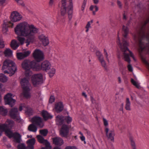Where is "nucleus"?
Listing matches in <instances>:
<instances>
[{"mask_svg":"<svg viewBox=\"0 0 149 149\" xmlns=\"http://www.w3.org/2000/svg\"><path fill=\"white\" fill-rule=\"evenodd\" d=\"M15 33L18 36L17 38L21 44H23L25 40L23 36L26 38V46L35 40L36 33H38V29L32 24L30 25L27 22H23L18 24L14 29Z\"/></svg>","mask_w":149,"mask_h":149,"instance_id":"nucleus-1","label":"nucleus"},{"mask_svg":"<svg viewBox=\"0 0 149 149\" xmlns=\"http://www.w3.org/2000/svg\"><path fill=\"white\" fill-rule=\"evenodd\" d=\"M36 63L35 61H31L28 60H25L22 64V68L25 70V74L26 77L22 79L20 83L23 90V95L26 98H29L30 97L29 92L31 85L29 79L32 74L31 69L36 70Z\"/></svg>","mask_w":149,"mask_h":149,"instance_id":"nucleus-2","label":"nucleus"},{"mask_svg":"<svg viewBox=\"0 0 149 149\" xmlns=\"http://www.w3.org/2000/svg\"><path fill=\"white\" fill-rule=\"evenodd\" d=\"M122 33L124 38L122 39V42H120V38L119 37L118 33V40L117 43L119 47L120 48L121 50L123 52L124 58L125 60L128 63H130V56L134 60L135 58L133 53L129 50L127 46L128 43L127 42L126 38L127 36L129 33V29L127 26L123 25L122 28Z\"/></svg>","mask_w":149,"mask_h":149,"instance_id":"nucleus-3","label":"nucleus"},{"mask_svg":"<svg viewBox=\"0 0 149 149\" xmlns=\"http://www.w3.org/2000/svg\"><path fill=\"white\" fill-rule=\"evenodd\" d=\"M61 14L63 16L67 13L69 20H70L72 16L73 6L72 0H61Z\"/></svg>","mask_w":149,"mask_h":149,"instance_id":"nucleus-4","label":"nucleus"},{"mask_svg":"<svg viewBox=\"0 0 149 149\" xmlns=\"http://www.w3.org/2000/svg\"><path fill=\"white\" fill-rule=\"evenodd\" d=\"M1 69L3 73L9 74V76H11L14 74L17 68L15 63L12 61L6 59L3 63Z\"/></svg>","mask_w":149,"mask_h":149,"instance_id":"nucleus-5","label":"nucleus"},{"mask_svg":"<svg viewBox=\"0 0 149 149\" xmlns=\"http://www.w3.org/2000/svg\"><path fill=\"white\" fill-rule=\"evenodd\" d=\"M51 65L49 62L48 61H45L40 65L39 63H36V71L42 70L45 72H47L51 68Z\"/></svg>","mask_w":149,"mask_h":149,"instance_id":"nucleus-6","label":"nucleus"},{"mask_svg":"<svg viewBox=\"0 0 149 149\" xmlns=\"http://www.w3.org/2000/svg\"><path fill=\"white\" fill-rule=\"evenodd\" d=\"M8 137L10 139L13 138L15 142L17 143H20L22 141V136L19 133L15 132H13L11 131H8Z\"/></svg>","mask_w":149,"mask_h":149,"instance_id":"nucleus-7","label":"nucleus"},{"mask_svg":"<svg viewBox=\"0 0 149 149\" xmlns=\"http://www.w3.org/2000/svg\"><path fill=\"white\" fill-rule=\"evenodd\" d=\"M31 80L33 85L36 86L42 83V75L41 74H34L32 76Z\"/></svg>","mask_w":149,"mask_h":149,"instance_id":"nucleus-8","label":"nucleus"},{"mask_svg":"<svg viewBox=\"0 0 149 149\" xmlns=\"http://www.w3.org/2000/svg\"><path fill=\"white\" fill-rule=\"evenodd\" d=\"M12 95L11 93H8L4 97L5 104H8L11 107L14 105L15 102V100L12 98Z\"/></svg>","mask_w":149,"mask_h":149,"instance_id":"nucleus-9","label":"nucleus"},{"mask_svg":"<svg viewBox=\"0 0 149 149\" xmlns=\"http://www.w3.org/2000/svg\"><path fill=\"white\" fill-rule=\"evenodd\" d=\"M33 56L36 62L38 63L43 60V55L42 52L38 49H36L33 53Z\"/></svg>","mask_w":149,"mask_h":149,"instance_id":"nucleus-10","label":"nucleus"},{"mask_svg":"<svg viewBox=\"0 0 149 149\" xmlns=\"http://www.w3.org/2000/svg\"><path fill=\"white\" fill-rule=\"evenodd\" d=\"M10 114L12 118L17 120H19L20 119L19 113L17 108H12L10 111Z\"/></svg>","mask_w":149,"mask_h":149,"instance_id":"nucleus-11","label":"nucleus"},{"mask_svg":"<svg viewBox=\"0 0 149 149\" xmlns=\"http://www.w3.org/2000/svg\"><path fill=\"white\" fill-rule=\"evenodd\" d=\"M96 54L102 66L105 70H107V66L106 65L105 61L104 59L103 56L101 53L99 51H97L96 52Z\"/></svg>","mask_w":149,"mask_h":149,"instance_id":"nucleus-12","label":"nucleus"},{"mask_svg":"<svg viewBox=\"0 0 149 149\" xmlns=\"http://www.w3.org/2000/svg\"><path fill=\"white\" fill-rule=\"evenodd\" d=\"M13 24L10 21L4 20L3 22V26L2 31L3 33H6L8 31L9 27H12Z\"/></svg>","mask_w":149,"mask_h":149,"instance_id":"nucleus-13","label":"nucleus"},{"mask_svg":"<svg viewBox=\"0 0 149 149\" xmlns=\"http://www.w3.org/2000/svg\"><path fill=\"white\" fill-rule=\"evenodd\" d=\"M104 131L107 137L112 141H114L115 132L113 130H109L108 128H106Z\"/></svg>","mask_w":149,"mask_h":149,"instance_id":"nucleus-14","label":"nucleus"},{"mask_svg":"<svg viewBox=\"0 0 149 149\" xmlns=\"http://www.w3.org/2000/svg\"><path fill=\"white\" fill-rule=\"evenodd\" d=\"M22 18V16L19 14L16 11L13 12L11 14V20L14 22L19 21Z\"/></svg>","mask_w":149,"mask_h":149,"instance_id":"nucleus-15","label":"nucleus"},{"mask_svg":"<svg viewBox=\"0 0 149 149\" xmlns=\"http://www.w3.org/2000/svg\"><path fill=\"white\" fill-rule=\"evenodd\" d=\"M69 127L66 125H63L60 130V133L63 137H66L69 131Z\"/></svg>","mask_w":149,"mask_h":149,"instance_id":"nucleus-16","label":"nucleus"},{"mask_svg":"<svg viewBox=\"0 0 149 149\" xmlns=\"http://www.w3.org/2000/svg\"><path fill=\"white\" fill-rule=\"evenodd\" d=\"M32 122L37 126L40 127H42L43 125L42 124V120L41 117H34L32 119Z\"/></svg>","mask_w":149,"mask_h":149,"instance_id":"nucleus-17","label":"nucleus"},{"mask_svg":"<svg viewBox=\"0 0 149 149\" xmlns=\"http://www.w3.org/2000/svg\"><path fill=\"white\" fill-rule=\"evenodd\" d=\"M11 131L8 128V126L7 124L0 125V131L1 132H4L6 136H8V131Z\"/></svg>","mask_w":149,"mask_h":149,"instance_id":"nucleus-18","label":"nucleus"},{"mask_svg":"<svg viewBox=\"0 0 149 149\" xmlns=\"http://www.w3.org/2000/svg\"><path fill=\"white\" fill-rule=\"evenodd\" d=\"M38 38L44 46L47 45L49 43L48 38L44 35L41 34L39 35Z\"/></svg>","mask_w":149,"mask_h":149,"instance_id":"nucleus-19","label":"nucleus"},{"mask_svg":"<svg viewBox=\"0 0 149 149\" xmlns=\"http://www.w3.org/2000/svg\"><path fill=\"white\" fill-rule=\"evenodd\" d=\"M38 141L41 143L45 144L46 147L47 148L50 147L49 143L47 140H45L44 138L41 135H38L37 136Z\"/></svg>","mask_w":149,"mask_h":149,"instance_id":"nucleus-20","label":"nucleus"},{"mask_svg":"<svg viewBox=\"0 0 149 149\" xmlns=\"http://www.w3.org/2000/svg\"><path fill=\"white\" fill-rule=\"evenodd\" d=\"M30 54V52L29 51L18 53L17 54V58L19 59H22L28 56Z\"/></svg>","mask_w":149,"mask_h":149,"instance_id":"nucleus-21","label":"nucleus"},{"mask_svg":"<svg viewBox=\"0 0 149 149\" xmlns=\"http://www.w3.org/2000/svg\"><path fill=\"white\" fill-rule=\"evenodd\" d=\"M41 115L45 120H47L48 119H51L52 117V116L47 111L43 110L41 112Z\"/></svg>","mask_w":149,"mask_h":149,"instance_id":"nucleus-22","label":"nucleus"},{"mask_svg":"<svg viewBox=\"0 0 149 149\" xmlns=\"http://www.w3.org/2000/svg\"><path fill=\"white\" fill-rule=\"evenodd\" d=\"M54 144L59 146H61L63 143V140L61 138L55 137L53 138Z\"/></svg>","mask_w":149,"mask_h":149,"instance_id":"nucleus-23","label":"nucleus"},{"mask_svg":"<svg viewBox=\"0 0 149 149\" xmlns=\"http://www.w3.org/2000/svg\"><path fill=\"white\" fill-rule=\"evenodd\" d=\"M56 122L58 125H61L64 123V117L61 115H58L56 117Z\"/></svg>","mask_w":149,"mask_h":149,"instance_id":"nucleus-24","label":"nucleus"},{"mask_svg":"<svg viewBox=\"0 0 149 149\" xmlns=\"http://www.w3.org/2000/svg\"><path fill=\"white\" fill-rule=\"evenodd\" d=\"M36 140L33 138L27 141L26 143L28 144V149H34V145L35 143Z\"/></svg>","mask_w":149,"mask_h":149,"instance_id":"nucleus-25","label":"nucleus"},{"mask_svg":"<svg viewBox=\"0 0 149 149\" xmlns=\"http://www.w3.org/2000/svg\"><path fill=\"white\" fill-rule=\"evenodd\" d=\"M55 108L57 112L61 111L63 109V105L62 103L59 102L56 104Z\"/></svg>","mask_w":149,"mask_h":149,"instance_id":"nucleus-26","label":"nucleus"},{"mask_svg":"<svg viewBox=\"0 0 149 149\" xmlns=\"http://www.w3.org/2000/svg\"><path fill=\"white\" fill-rule=\"evenodd\" d=\"M19 45V43H17L15 40H13L11 41L10 46L13 49L15 50Z\"/></svg>","mask_w":149,"mask_h":149,"instance_id":"nucleus-27","label":"nucleus"},{"mask_svg":"<svg viewBox=\"0 0 149 149\" xmlns=\"http://www.w3.org/2000/svg\"><path fill=\"white\" fill-rule=\"evenodd\" d=\"M28 130L30 131L36 132L37 130V127L35 125L32 124L29 126Z\"/></svg>","mask_w":149,"mask_h":149,"instance_id":"nucleus-28","label":"nucleus"},{"mask_svg":"<svg viewBox=\"0 0 149 149\" xmlns=\"http://www.w3.org/2000/svg\"><path fill=\"white\" fill-rule=\"evenodd\" d=\"M8 111L3 106H0V113L3 116L7 115Z\"/></svg>","mask_w":149,"mask_h":149,"instance_id":"nucleus-29","label":"nucleus"},{"mask_svg":"<svg viewBox=\"0 0 149 149\" xmlns=\"http://www.w3.org/2000/svg\"><path fill=\"white\" fill-rule=\"evenodd\" d=\"M131 103L128 98L126 99V104L125 105V109L127 110L130 111L131 110L130 108Z\"/></svg>","mask_w":149,"mask_h":149,"instance_id":"nucleus-30","label":"nucleus"},{"mask_svg":"<svg viewBox=\"0 0 149 149\" xmlns=\"http://www.w3.org/2000/svg\"><path fill=\"white\" fill-rule=\"evenodd\" d=\"M90 10L92 11L93 14L95 15L96 12L98 10V8L96 5H91L90 7Z\"/></svg>","mask_w":149,"mask_h":149,"instance_id":"nucleus-31","label":"nucleus"},{"mask_svg":"<svg viewBox=\"0 0 149 149\" xmlns=\"http://www.w3.org/2000/svg\"><path fill=\"white\" fill-rule=\"evenodd\" d=\"M8 80L7 77L3 73L0 74V81L2 82H6Z\"/></svg>","mask_w":149,"mask_h":149,"instance_id":"nucleus-32","label":"nucleus"},{"mask_svg":"<svg viewBox=\"0 0 149 149\" xmlns=\"http://www.w3.org/2000/svg\"><path fill=\"white\" fill-rule=\"evenodd\" d=\"M49 70L48 72L49 76L50 77H52L55 74L56 72V70L54 68H51Z\"/></svg>","mask_w":149,"mask_h":149,"instance_id":"nucleus-33","label":"nucleus"},{"mask_svg":"<svg viewBox=\"0 0 149 149\" xmlns=\"http://www.w3.org/2000/svg\"><path fill=\"white\" fill-rule=\"evenodd\" d=\"M4 54L6 56H10L12 55V52L9 49H6L4 52Z\"/></svg>","mask_w":149,"mask_h":149,"instance_id":"nucleus-34","label":"nucleus"},{"mask_svg":"<svg viewBox=\"0 0 149 149\" xmlns=\"http://www.w3.org/2000/svg\"><path fill=\"white\" fill-rule=\"evenodd\" d=\"M131 145L132 149H136L135 143L133 139L131 137L130 138Z\"/></svg>","mask_w":149,"mask_h":149,"instance_id":"nucleus-35","label":"nucleus"},{"mask_svg":"<svg viewBox=\"0 0 149 149\" xmlns=\"http://www.w3.org/2000/svg\"><path fill=\"white\" fill-rule=\"evenodd\" d=\"M48 132V131L47 129L42 130L40 131V133L41 134V135L44 136H46Z\"/></svg>","mask_w":149,"mask_h":149,"instance_id":"nucleus-36","label":"nucleus"},{"mask_svg":"<svg viewBox=\"0 0 149 149\" xmlns=\"http://www.w3.org/2000/svg\"><path fill=\"white\" fill-rule=\"evenodd\" d=\"M72 118L69 116H66L64 117V122L66 121L67 123L69 124L72 121Z\"/></svg>","mask_w":149,"mask_h":149,"instance_id":"nucleus-37","label":"nucleus"},{"mask_svg":"<svg viewBox=\"0 0 149 149\" xmlns=\"http://www.w3.org/2000/svg\"><path fill=\"white\" fill-rule=\"evenodd\" d=\"M18 149H27V148L25 146L24 143H20L17 146Z\"/></svg>","mask_w":149,"mask_h":149,"instance_id":"nucleus-38","label":"nucleus"},{"mask_svg":"<svg viewBox=\"0 0 149 149\" xmlns=\"http://www.w3.org/2000/svg\"><path fill=\"white\" fill-rule=\"evenodd\" d=\"M13 121L12 120H10L9 119H7L6 121V124H7L8 126V128L9 127H12L13 124Z\"/></svg>","mask_w":149,"mask_h":149,"instance_id":"nucleus-39","label":"nucleus"},{"mask_svg":"<svg viewBox=\"0 0 149 149\" xmlns=\"http://www.w3.org/2000/svg\"><path fill=\"white\" fill-rule=\"evenodd\" d=\"M103 123L104 125V130L106 128H108L107 126L108 125V121L105 118H103Z\"/></svg>","mask_w":149,"mask_h":149,"instance_id":"nucleus-40","label":"nucleus"},{"mask_svg":"<svg viewBox=\"0 0 149 149\" xmlns=\"http://www.w3.org/2000/svg\"><path fill=\"white\" fill-rule=\"evenodd\" d=\"M26 112L29 116H30L33 114V111L31 108H28Z\"/></svg>","mask_w":149,"mask_h":149,"instance_id":"nucleus-41","label":"nucleus"},{"mask_svg":"<svg viewBox=\"0 0 149 149\" xmlns=\"http://www.w3.org/2000/svg\"><path fill=\"white\" fill-rule=\"evenodd\" d=\"M87 0H84L81 7V10L84 12L86 3Z\"/></svg>","mask_w":149,"mask_h":149,"instance_id":"nucleus-42","label":"nucleus"},{"mask_svg":"<svg viewBox=\"0 0 149 149\" xmlns=\"http://www.w3.org/2000/svg\"><path fill=\"white\" fill-rule=\"evenodd\" d=\"M118 65L119 67V69L121 71H122L124 70V67L123 64L121 61H119L118 62Z\"/></svg>","mask_w":149,"mask_h":149,"instance_id":"nucleus-43","label":"nucleus"},{"mask_svg":"<svg viewBox=\"0 0 149 149\" xmlns=\"http://www.w3.org/2000/svg\"><path fill=\"white\" fill-rule=\"evenodd\" d=\"M56 3V0H49V5L50 6H55Z\"/></svg>","mask_w":149,"mask_h":149,"instance_id":"nucleus-44","label":"nucleus"},{"mask_svg":"<svg viewBox=\"0 0 149 149\" xmlns=\"http://www.w3.org/2000/svg\"><path fill=\"white\" fill-rule=\"evenodd\" d=\"M93 22V20H91L90 21L88 22L85 28H91V24H92Z\"/></svg>","mask_w":149,"mask_h":149,"instance_id":"nucleus-45","label":"nucleus"},{"mask_svg":"<svg viewBox=\"0 0 149 149\" xmlns=\"http://www.w3.org/2000/svg\"><path fill=\"white\" fill-rule=\"evenodd\" d=\"M104 55L105 56L106 58V60L108 62H109V58L108 57V55L107 53V52L106 50V49H104Z\"/></svg>","mask_w":149,"mask_h":149,"instance_id":"nucleus-46","label":"nucleus"},{"mask_svg":"<svg viewBox=\"0 0 149 149\" xmlns=\"http://www.w3.org/2000/svg\"><path fill=\"white\" fill-rule=\"evenodd\" d=\"M117 5L121 9L122 8V4L120 1L118 0H117Z\"/></svg>","mask_w":149,"mask_h":149,"instance_id":"nucleus-47","label":"nucleus"},{"mask_svg":"<svg viewBox=\"0 0 149 149\" xmlns=\"http://www.w3.org/2000/svg\"><path fill=\"white\" fill-rule=\"evenodd\" d=\"M20 5H22V6H24V4L23 3V2L22 0H15Z\"/></svg>","mask_w":149,"mask_h":149,"instance_id":"nucleus-48","label":"nucleus"},{"mask_svg":"<svg viewBox=\"0 0 149 149\" xmlns=\"http://www.w3.org/2000/svg\"><path fill=\"white\" fill-rule=\"evenodd\" d=\"M55 100L54 97L53 96H51L50 97L49 102V103H52L54 102Z\"/></svg>","mask_w":149,"mask_h":149,"instance_id":"nucleus-49","label":"nucleus"},{"mask_svg":"<svg viewBox=\"0 0 149 149\" xmlns=\"http://www.w3.org/2000/svg\"><path fill=\"white\" fill-rule=\"evenodd\" d=\"M127 68L128 70L130 72H132L133 71V68L132 65L130 64H128L127 65Z\"/></svg>","mask_w":149,"mask_h":149,"instance_id":"nucleus-50","label":"nucleus"},{"mask_svg":"<svg viewBox=\"0 0 149 149\" xmlns=\"http://www.w3.org/2000/svg\"><path fill=\"white\" fill-rule=\"evenodd\" d=\"M131 82L132 83V84L135 86L137 87V83L136 81H135L134 79H131Z\"/></svg>","mask_w":149,"mask_h":149,"instance_id":"nucleus-51","label":"nucleus"},{"mask_svg":"<svg viewBox=\"0 0 149 149\" xmlns=\"http://www.w3.org/2000/svg\"><path fill=\"white\" fill-rule=\"evenodd\" d=\"M65 149H77V148L74 146H68L66 147Z\"/></svg>","mask_w":149,"mask_h":149,"instance_id":"nucleus-52","label":"nucleus"},{"mask_svg":"<svg viewBox=\"0 0 149 149\" xmlns=\"http://www.w3.org/2000/svg\"><path fill=\"white\" fill-rule=\"evenodd\" d=\"M4 44L3 42L1 40L0 41V48H2L4 47Z\"/></svg>","mask_w":149,"mask_h":149,"instance_id":"nucleus-53","label":"nucleus"},{"mask_svg":"<svg viewBox=\"0 0 149 149\" xmlns=\"http://www.w3.org/2000/svg\"><path fill=\"white\" fill-rule=\"evenodd\" d=\"M80 138L81 141H84V143L85 144L86 143V142L85 141V138L84 136L83 135L82 136H81L80 137Z\"/></svg>","mask_w":149,"mask_h":149,"instance_id":"nucleus-54","label":"nucleus"},{"mask_svg":"<svg viewBox=\"0 0 149 149\" xmlns=\"http://www.w3.org/2000/svg\"><path fill=\"white\" fill-rule=\"evenodd\" d=\"M6 0H0V6H2L5 3Z\"/></svg>","mask_w":149,"mask_h":149,"instance_id":"nucleus-55","label":"nucleus"},{"mask_svg":"<svg viewBox=\"0 0 149 149\" xmlns=\"http://www.w3.org/2000/svg\"><path fill=\"white\" fill-rule=\"evenodd\" d=\"M93 3L95 4H97L99 2V0H93Z\"/></svg>","mask_w":149,"mask_h":149,"instance_id":"nucleus-56","label":"nucleus"},{"mask_svg":"<svg viewBox=\"0 0 149 149\" xmlns=\"http://www.w3.org/2000/svg\"><path fill=\"white\" fill-rule=\"evenodd\" d=\"M90 99L92 103H93L95 102V100L92 96L90 97Z\"/></svg>","mask_w":149,"mask_h":149,"instance_id":"nucleus-57","label":"nucleus"},{"mask_svg":"<svg viewBox=\"0 0 149 149\" xmlns=\"http://www.w3.org/2000/svg\"><path fill=\"white\" fill-rule=\"evenodd\" d=\"M126 19H127L126 16V15H125V13H124L123 14V19L124 20H126Z\"/></svg>","mask_w":149,"mask_h":149,"instance_id":"nucleus-58","label":"nucleus"},{"mask_svg":"<svg viewBox=\"0 0 149 149\" xmlns=\"http://www.w3.org/2000/svg\"><path fill=\"white\" fill-rule=\"evenodd\" d=\"M82 95L84 97L86 98H87V95L86 94V93L84 92H83L82 93Z\"/></svg>","mask_w":149,"mask_h":149,"instance_id":"nucleus-59","label":"nucleus"},{"mask_svg":"<svg viewBox=\"0 0 149 149\" xmlns=\"http://www.w3.org/2000/svg\"><path fill=\"white\" fill-rule=\"evenodd\" d=\"M6 147L8 149H9L11 147V146L10 144H8L6 145Z\"/></svg>","mask_w":149,"mask_h":149,"instance_id":"nucleus-60","label":"nucleus"},{"mask_svg":"<svg viewBox=\"0 0 149 149\" xmlns=\"http://www.w3.org/2000/svg\"><path fill=\"white\" fill-rule=\"evenodd\" d=\"M118 82L119 83H120L121 82V80L120 77H119L118 78Z\"/></svg>","mask_w":149,"mask_h":149,"instance_id":"nucleus-61","label":"nucleus"},{"mask_svg":"<svg viewBox=\"0 0 149 149\" xmlns=\"http://www.w3.org/2000/svg\"><path fill=\"white\" fill-rule=\"evenodd\" d=\"M140 48L141 49V52H140V53H141L142 52V51L144 49V48L141 46H140Z\"/></svg>","mask_w":149,"mask_h":149,"instance_id":"nucleus-62","label":"nucleus"},{"mask_svg":"<svg viewBox=\"0 0 149 149\" xmlns=\"http://www.w3.org/2000/svg\"><path fill=\"white\" fill-rule=\"evenodd\" d=\"M22 109V106H20L19 108V111H21Z\"/></svg>","mask_w":149,"mask_h":149,"instance_id":"nucleus-63","label":"nucleus"},{"mask_svg":"<svg viewBox=\"0 0 149 149\" xmlns=\"http://www.w3.org/2000/svg\"><path fill=\"white\" fill-rule=\"evenodd\" d=\"M54 149H61V148L58 147H55L54 148Z\"/></svg>","mask_w":149,"mask_h":149,"instance_id":"nucleus-64","label":"nucleus"}]
</instances>
